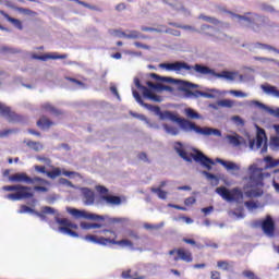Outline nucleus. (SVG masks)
<instances>
[{
  "label": "nucleus",
  "mask_w": 279,
  "mask_h": 279,
  "mask_svg": "<svg viewBox=\"0 0 279 279\" xmlns=\"http://www.w3.org/2000/svg\"><path fill=\"white\" fill-rule=\"evenodd\" d=\"M159 69H165V71H173L177 75H184V71H187L190 75H193V71L198 73V75H207V80H227L228 82H234L236 77V72L222 71L217 72L215 69L196 63L194 65L189 64L186 61H174L168 63H160Z\"/></svg>",
  "instance_id": "f257e3e1"
},
{
  "label": "nucleus",
  "mask_w": 279,
  "mask_h": 279,
  "mask_svg": "<svg viewBox=\"0 0 279 279\" xmlns=\"http://www.w3.org/2000/svg\"><path fill=\"white\" fill-rule=\"evenodd\" d=\"M158 118L160 121H172L173 123H178L183 132H195L196 134H202L203 136H221L219 129L208 126L201 128L195 124V122L184 118H179L169 110L160 111Z\"/></svg>",
  "instance_id": "f03ea898"
},
{
  "label": "nucleus",
  "mask_w": 279,
  "mask_h": 279,
  "mask_svg": "<svg viewBox=\"0 0 279 279\" xmlns=\"http://www.w3.org/2000/svg\"><path fill=\"white\" fill-rule=\"evenodd\" d=\"M233 21H236L241 27L252 29L255 34H260L263 27H276V23L268 17L254 12H246L244 15L231 13Z\"/></svg>",
  "instance_id": "7ed1b4c3"
},
{
  "label": "nucleus",
  "mask_w": 279,
  "mask_h": 279,
  "mask_svg": "<svg viewBox=\"0 0 279 279\" xmlns=\"http://www.w3.org/2000/svg\"><path fill=\"white\" fill-rule=\"evenodd\" d=\"M174 151L185 160V162H198L202 167L207 169V171H213V165H215V160H213L210 157L206 156L201 150L194 149L195 154H191L189 156V153L186 151V146L182 144V142H175L173 145Z\"/></svg>",
  "instance_id": "20e7f679"
},
{
  "label": "nucleus",
  "mask_w": 279,
  "mask_h": 279,
  "mask_svg": "<svg viewBox=\"0 0 279 279\" xmlns=\"http://www.w3.org/2000/svg\"><path fill=\"white\" fill-rule=\"evenodd\" d=\"M216 193L222 197L226 202H241L243 197H247V199H253L254 197H263L264 191L262 189L257 190H247L243 192L239 187H234L232 190H228L226 186H220L216 189Z\"/></svg>",
  "instance_id": "39448f33"
},
{
  "label": "nucleus",
  "mask_w": 279,
  "mask_h": 279,
  "mask_svg": "<svg viewBox=\"0 0 279 279\" xmlns=\"http://www.w3.org/2000/svg\"><path fill=\"white\" fill-rule=\"evenodd\" d=\"M3 191H14V193L5 195V199L11 202H22V199H31L28 206H36V198H34V192L32 187L26 185H7L3 186Z\"/></svg>",
  "instance_id": "423d86ee"
},
{
  "label": "nucleus",
  "mask_w": 279,
  "mask_h": 279,
  "mask_svg": "<svg viewBox=\"0 0 279 279\" xmlns=\"http://www.w3.org/2000/svg\"><path fill=\"white\" fill-rule=\"evenodd\" d=\"M84 241H88V243H96L97 245H106L109 246L110 245H119L120 247H130L131 250L134 247V243H132V241L130 240H120L117 241L114 239H108V238H97L95 235H85L83 236Z\"/></svg>",
  "instance_id": "0eeeda50"
},
{
  "label": "nucleus",
  "mask_w": 279,
  "mask_h": 279,
  "mask_svg": "<svg viewBox=\"0 0 279 279\" xmlns=\"http://www.w3.org/2000/svg\"><path fill=\"white\" fill-rule=\"evenodd\" d=\"M248 174H250V180L248 184L251 189H256L258 186H265V183L263 180L265 178H269V173H263V168H258L256 163H253L248 167Z\"/></svg>",
  "instance_id": "6e6552de"
},
{
  "label": "nucleus",
  "mask_w": 279,
  "mask_h": 279,
  "mask_svg": "<svg viewBox=\"0 0 279 279\" xmlns=\"http://www.w3.org/2000/svg\"><path fill=\"white\" fill-rule=\"evenodd\" d=\"M66 213L72 215L75 219H89L90 221H106V217L97 214H88L86 210H80L75 208L68 207Z\"/></svg>",
  "instance_id": "1a4fd4ad"
},
{
  "label": "nucleus",
  "mask_w": 279,
  "mask_h": 279,
  "mask_svg": "<svg viewBox=\"0 0 279 279\" xmlns=\"http://www.w3.org/2000/svg\"><path fill=\"white\" fill-rule=\"evenodd\" d=\"M179 88L180 90L185 93V97H187V99H199V97H202L203 95L202 90L192 92L191 88H199V85L191 83L189 81L181 82Z\"/></svg>",
  "instance_id": "9d476101"
},
{
  "label": "nucleus",
  "mask_w": 279,
  "mask_h": 279,
  "mask_svg": "<svg viewBox=\"0 0 279 279\" xmlns=\"http://www.w3.org/2000/svg\"><path fill=\"white\" fill-rule=\"evenodd\" d=\"M81 193L83 195V203L85 206H101V197L95 199V191L88 187H81Z\"/></svg>",
  "instance_id": "9b49d317"
},
{
  "label": "nucleus",
  "mask_w": 279,
  "mask_h": 279,
  "mask_svg": "<svg viewBox=\"0 0 279 279\" xmlns=\"http://www.w3.org/2000/svg\"><path fill=\"white\" fill-rule=\"evenodd\" d=\"M262 230L266 236L274 239L276 236V221L271 216H266L264 220H262Z\"/></svg>",
  "instance_id": "f8f14e48"
},
{
  "label": "nucleus",
  "mask_w": 279,
  "mask_h": 279,
  "mask_svg": "<svg viewBox=\"0 0 279 279\" xmlns=\"http://www.w3.org/2000/svg\"><path fill=\"white\" fill-rule=\"evenodd\" d=\"M1 116L10 123H23V116L16 114L12 109L4 104L1 105Z\"/></svg>",
  "instance_id": "ddd939ff"
},
{
  "label": "nucleus",
  "mask_w": 279,
  "mask_h": 279,
  "mask_svg": "<svg viewBox=\"0 0 279 279\" xmlns=\"http://www.w3.org/2000/svg\"><path fill=\"white\" fill-rule=\"evenodd\" d=\"M132 93H133V97H134L135 101H137V104H140V106H142L143 108H146V110H148L149 112H154L155 117H158L160 114V112H161L160 107L143 101L141 94H138V92H136L135 89H132Z\"/></svg>",
  "instance_id": "4468645a"
},
{
  "label": "nucleus",
  "mask_w": 279,
  "mask_h": 279,
  "mask_svg": "<svg viewBox=\"0 0 279 279\" xmlns=\"http://www.w3.org/2000/svg\"><path fill=\"white\" fill-rule=\"evenodd\" d=\"M242 47L244 49H247L248 51H256V49H267L268 51H275L276 52V47L263 43H250V44H242Z\"/></svg>",
  "instance_id": "2eb2a0df"
},
{
  "label": "nucleus",
  "mask_w": 279,
  "mask_h": 279,
  "mask_svg": "<svg viewBox=\"0 0 279 279\" xmlns=\"http://www.w3.org/2000/svg\"><path fill=\"white\" fill-rule=\"evenodd\" d=\"M252 105L256 106V108H259V110H265V112H268V114H271L272 117H276L277 119H279V108L271 109V107H268L267 105L258 100H252Z\"/></svg>",
  "instance_id": "dca6fc26"
},
{
  "label": "nucleus",
  "mask_w": 279,
  "mask_h": 279,
  "mask_svg": "<svg viewBox=\"0 0 279 279\" xmlns=\"http://www.w3.org/2000/svg\"><path fill=\"white\" fill-rule=\"evenodd\" d=\"M9 182H23L24 184H29V182H32V177H28L25 172H19L10 175Z\"/></svg>",
  "instance_id": "f3484780"
},
{
  "label": "nucleus",
  "mask_w": 279,
  "mask_h": 279,
  "mask_svg": "<svg viewBox=\"0 0 279 279\" xmlns=\"http://www.w3.org/2000/svg\"><path fill=\"white\" fill-rule=\"evenodd\" d=\"M150 77L151 80H156V82H163L165 84H179V86L182 84V82H184L169 76H160L156 73H151Z\"/></svg>",
  "instance_id": "a211bd4d"
},
{
  "label": "nucleus",
  "mask_w": 279,
  "mask_h": 279,
  "mask_svg": "<svg viewBox=\"0 0 279 279\" xmlns=\"http://www.w3.org/2000/svg\"><path fill=\"white\" fill-rule=\"evenodd\" d=\"M178 256L174 257V260H184V263H193V254L191 252L185 251L184 248L177 250Z\"/></svg>",
  "instance_id": "6ab92c4d"
},
{
  "label": "nucleus",
  "mask_w": 279,
  "mask_h": 279,
  "mask_svg": "<svg viewBox=\"0 0 279 279\" xmlns=\"http://www.w3.org/2000/svg\"><path fill=\"white\" fill-rule=\"evenodd\" d=\"M162 3L166 5H169L171 10H174L175 12H183V14H191V11L189 9L184 8L182 3H173V0H161Z\"/></svg>",
  "instance_id": "aec40b11"
},
{
  "label": "nucleus",
  "mask_w": 279,
  "mask_h": 279,
  "mask_svg": "<svg viewBox=\"0 0 279 279\" xmlns=\"http://www.w3.org/2000/svg\"><path fill=\"white\" fill-rule=\"evenodd\" d=\"M32 58L33 60H41L43 62H47V60H65L68 56L66 54H44V56L33 54Z\"/></svg>",
  "instance_id": "412c9836"
},
{
  "label": "nucleus",
  "mask_w": 279,
  "mask_h": 279,
  "mask_svg": "<svg viewBox=\"0 0 279 279\" xmlns=\"http://www.w3.org/2000/svg\"><path fill=\"white\" fill-rule=\"evenodd\" d=\"M216 162L223 166L227 171H241V167H239V165H236L234 161H227L221 158H216Z\"/></svg>",
  "instance_id": "4be33fe9"
},
{
  "label": "nucleus",
  "mask_w": 279,
  "mask_h": 279,
  "mask_svg": "<svg viewBox=\"0 0 279 279\" xmlns=\"http://www.w3.org/2000/svg\"><path fill=\"white\" fill-rule=\"evenodd\" d=\"M227 141L229 142V145H232V147H241V145H245V138L239 134L227 135Z\"/></svg>",
  "instance_id": "5701e85b"
},
{
  "label": "nucleus",
  "mask_w": 279,
  "mask_h": 279,
  "mask_svg": "<svg viewBox=\"0 0 279 279\" xmlns=\"http://www.w3.org/2000/svg\"><path fill=\"white\" fill-rule=\"evenodd\" d=\"M100 206H104V202H106V204L119 206L121 204V197L114 195H102L100 196Z\"/></svg>",
  "instance_id": "b1692460"
},
{
  "label": "nucleus",
  "mask_w": 279,
  "mask_h": 279,
  "mask_svg": "<svg viewBox=\"0 0 279 279\" xmlns=\"http://www.w3.org/2000/svg\"><path fill=\"white\" fill-rule=\"evenodd\" d=\"M1 14L2 16H4V19H7L9 23H11V25H13V27H15V29L23 31V22H21V20L14 19L3 11L1 12Z\"/></svg>",
  "instance_id": "393cba45"
},
{
  "label": "nucleus",
  "mask_w": 279,
  "mask_h": 279,
  "mask_svg": "<svg viewBox=\"0 0 279 279\" xmlns=\"http://www.w3.org/2000/svg\"><path fill=\"white\" fill-rule=\"evenodd\" d=\"M144 99H149L150 101H155L156 104H162L161 96H158L151 92V89H146V92L143 95Z\"/></svg>",
  "instance_id": "a878e982"
},
{
  "label": "nucleus",
  "mask_w": 279,
  "mask_h": 279,
  "mask_svg": "<svg viewBox=\"0 0 279 279\" xmlns=\"http://www.w3.org/2000/svg\"><path fill=\"white\" fill-rule=\"evenodd\" d=\"M202 175H205L207 180L210 181L211 186H218L219 185V178L206 170L202 171Z\"/></svg>",
  "instance_id": "bb28decb"
},
{
  "label": "nucleus",
  "mask_w": 279,
  "mask_h": 279,
  "mask_svg": "<svg viewBox=\"0 0 279 279\" xmlns=\"http://www.w3.org/2000/svg\"><path fill=\"white\" fill-rule=\"evenodd\" d=\"M202 175H205L207 180L210 181L211 186H218L219 185V178L206 170L202 171Z\"/></svg>",
  "instance_id": "cd10ccee"
},
{
  "label": "nucleus",
  "mask_w": 279,
  "mask_h": 279,
  "mask_svg": "<svg viewBox=\"0 0 279 279\" xmlns=\"http://www.w3.org/2000/svg\"><path fill=\"white\" fill-rule=\"evenodd\" d=\"M184 114L187 117V119H197V120L204 119V116L197 113V111H195V109L193 108H185Z\"/></svg>",
  "instance_id": "c85d7f7f"
},
{
  "label": "nucleus",
  "mask_w": 279,
  "mask_h": 279,
  "mask_svg": "<svg viewBox=\"0 0 279 279\" xmlns=\"http://www.w3.org/2000/svg\"><path fill=\"white\" fill-rule=\"evenodd\" d=\"M53 125V122H51L49 119L43 117L37 121V126L40 128L41 130H49Z\"/></svg>",
  "instance_id": "c756f323"
},
{
  "label": "nucleus",
  "mask_w": 279,
  "mask_h": 279,
  "mask_svg": "<svg viewBox=\"0 0 279 279\" xmlns=\"http://www.w3.org/2000/svg\"><path fill=\"white\" fill-rule=\"evenodd\" d=\"M217 267L222 269V271H230L234 267V262L228 263V260H218Z\"/></svg>",
  "instance_id": "7c9ffc66"
},
{
  "label": "nucleus",
  "mask_w": 279,
  "mask_h": 279,
  "mask_svg": "<svg viewBox=\"0 0 279 279\" xmlns=\"http://www.w3.org/2000/svg\"><path fill=\"white\" fill-rule=\"evenodd\" d=\"M166 134H170L171 136H178V134H180V129L175 128V126H171L169 124H163L162 125Z\"/></svg>",
  "instance_id": "2f4dec72"
},
{
  "label": "nucleus",
  "mask_w": 279,
  "mask_h": 279,
  "mask_svg": "<svg viewBox=\"0 0 279 279\" xmlns=\"http://www.w3.org/2000/svg\"><path fill=\"white\" fill-rule=\"evenodd\" d=\"M59 232H61V234H68L69 236H72L73 239H77L80 238V234L73 230H71L70 228L66 227H59Z\"/></svg>",
  "instance_id": "473e14b6"
},
{
  "label": "nucleus",
  "mask_w": 279,
  "mask_h": 279,
  "mask_svg": "<svg viewBox=\"0 0 279 279\" xmlns=\"http://www.w3.org/2000/svg\"><path fill=\"white\" fill-rule=\"evenodd\" d=\"M201 32H202V34H205L206 36H213V34H215V32H216V28L208 24H203L201 26Z\"/></svg>",
  "instance_id": "72a5a7b5"
},
{
  "label": "nucleus",
  "mask_w": 279,
  "mask_h": 279,
  "mask_svg": "<svg viewBox=\"0 0 279 279\" xmlns=\"http://www.w3.org/2000/svg\"><path fill=\"white\" fill-rule=\"evenodd\" d=\"M198 19L206 21L207 23H211V25H221V21L213 16L201 14Z\"/></svg>",
  "instance_id": "f704fd0d"
},
{
  "label": "nucleus",
  "mask_w": 279,
  "mask_h": 279,
  "mask_svg": "<svg viewBox=\"0 0 279 279\" xmlns=\"http://www.w3.org/2000/svg\"><path fill=\"white\" fill-rule=\"evenodd\" d=\"M82 230H95L101 228L100 223L81 222Z\"/></svg>",
  "instance_id": "c9c22d12"
},
{
  "label": "nucleus",
  "mask_w": 279,
  "mask_h": 279,
  "mask_svg": "<svg viewBox=\"0 0 279 279\" xmlns=\"http://www.w3.org/2000/svg\"><path fill=\"white\" fill-rule=\"evenodd\" d=\"M15 11L20 12V14H24V16H36V12L32 11L31 9L17 7L15 8Z\"/></svg>",
  "instance_id": "e433bc0d"
},
{
  "label": "nucleus",
  "mask_w": 279,
  "mask_h": 279,
  "mask_svg": "<svg viewBox=\"0 0 279 279\" xmlns=\"http://www.w3.org/2000/svg\"><path fill=\"white\" fill-rule=\"evenodd\" d=\"M26 145L31 149H34V151H40V149H43V144H40V142L28 141L26 142Z\"/></svg>",
  "instance_id": "4c0bfd02"
},
{
  "label": "nucleus",
  "mask_w": 279,
  "mask_h": 279,
  "mask_svg": "<svg viewBox=\"0 0 279 279\" xmlns=\"http://www.w3.org/2000/svg\"><path fill=\"white\" fill-rule=\"evenodd\" d=\"M46 175L51 180H56V178L62 175V170H60V168H54L52 171H48Z\"/></svg>",
  "instance_id": "58836bf2"
},
{
  "label": "nucleus",
  "mask_w": 279,
  "mask_h": 279,
  "mask_svg": "<svg viewBox=\"0 0 279 279\" xmlns=\"http://www.w3.org/2000/svg\"><path fill=\"white\" fill-rule=\"evenodd\" d=\"M218 106H220V108H233L234 107V100L222 99V100L218 101Z\"/></svg>",
  "instance_id": "ea45409f"
},
{
  "label": "nucleus",
  "mask_w": 279,
  "mask_h": 279,
  "mask_svg": "<svg viewBox=\"0 0 279 279\" xmlns=\"http://www.w3.org/2000/svg\"><path fill=\"white\" fill-rule=\"evenodd\" d=\"M44 110H47L48 112H51V114H60V110L56 109V107L51 106V104L46 102L43 105Z\"/></svg>",
  "instance_id": "a19ab883"
},
{
  "label": "nucleus",
  "mask_w": 279,
  "mask_h": 279,
  "mask_svg": "<svg viewBox=\"0 0 279 279\" xmlns=\"http://www.w3.org/2000/svg\"><path fill=\"white\" fill-rule=\"evenodd\" d=\"M20 215H25V214H29V215H36V210L32 209L29 206L26 205H22L17 211Z\"/></svg>",
  "instance_id": "79ce46f5"
},
{
  "label": "nucleus",
  "mask_w": 279,
  "mask_h": 279,
  "mask_svg": "<svg viewBox=\"0 0 279 279\" xmlns=\"http://www.w3.org/2000/svg\"><path fill=\"white\" fill-rule=\"evenodd\" d=\"M151 193H156L159 199H167V192L162 191L160 187H153Z\"/></svg>",
  "instance_id": "37998d69"
},
{
  "label": "nucleus",
  "mask_w": 279,
  "mask_h": 279,
  "mask_svg": "<svg viewBox=\"0 0 279 279\" xmlns=\"http://www.w3.org/2000/svg\"><path fill=\"white\" fill-rule=\"evenodd\" d=\"M54 221L59 226H63L62 228H69V225L71 223V220H69L66 218H60L58 216L54 217Z\"/></svg>",
  "instance_id": "c03bdc74"
},
{
  "label": "nucleus",
  "mask_w": 279,
  "mask_h": 279,
  "mask_svg": "<svg viewBox=\"0 0 279 279\" xmlns=\"http://www.w3.org/2000/svg\"><path fill=\"white\" fill-rule=\"evenodd\" d=\"M145 230H160V228H165V222H160L158 225L144 223Z\"/></svg>",
  "instance_id": "a18cd8bd"
},
{
  "label": "nucleus",
  "mask_w": 279,
  "mask_h": 279,
  "mask_svg": "<svg viewBox=\"0 0 279 279\" xmlns=\"http://www.w3.org/2000/svg\"><path fill=\"white\" fill-rule=\"evenodd\" d=\"M269 147L272 151L279 150V137H271Z\"/></svg>",
  "instance_id": "49530a36"
},
{
  "label": "nucleus",
  "mask_w": 279,
  "mask_h": 279,
  "mask_svg": "<svg viewBox=\"0 0 279 279\" xmlns=\"http://www.w3.org/2000/svg\"><path fill=\"white\" fill-rule=\"evenodd\" d=\"M240 82L247 84L250 82H254V75L252 74H241L239 76Z\"/></svg>",
  "instance_id": "de8ad7c7"
},
{
  "label": "nucleus",
  "mask_w": 279,
  "mask_h": 279,
  "mask_svg": "<svg viewBox=\"0 0 279 279\" xmlns=\"http://www.w3.org/2000/svg\"><path fill=\"white\" fill-rule=\"evenodd\" d=\"M110 36H114L116 38H125L126 33L119 29H109Z\"/></svg>",
  "instance_id": "09e8293b"
},
{
  "label": "nucleus",
  "mask_w": 279,
  "mask_h": 279,
  "mask_svg": "<svg viewBox=\"0 0 279 279\" xmlns=\"http://www.w3.org/2000/svg\"><path fill=\"white\" fill-rule=\"evenodd\" d=\"M245 208H247V210L252 211V210H256V208H258V203L254 202V201H246L244 203Z\"/></svg>",
  "instance_id": "8fccbe9b"
},
{
  "label": "nucleus",
  "mask_w": 279,
  "mask_h": 279,
  "mask_svg": "<svg viewBox=\"0 0 279 279\" xmlns=\"http://www.w3.org/2000/svg\"><path fill=\"white\" fill-rule=\"evenodd\" d=\"M41 211L46 215H57V217H58V215H60V214H58V210H56L53 207H50V206L43 207Z\"/></svg>",
  "instance_id": "3c124183"
},
{
  "label": "nucleus",
  "mask_w": 279,
  "mask_h": 279,
  "mask_svg": "<svg viewBox=\"0 0 279 279\" xmlns=\"http://www.w3.org/2000/svg\"><path fill=\"white\" fill-rule=\"evenodd\" d=\"M138 31H129V34L126 33L125 38H128L129 40H138Z\"/></svg>",
  "instance_id": "603ef678"
},
{
  "label": "nucleus",
  "mask_w": 279,
  "mask_h": 279,
  "mask_svg": "<svg viewBox=\"0 0 279 279\" xmlns=\"http://www.w3.org/2000/svg\"><path fill=\"white\" fill-rule=\"evenodd\" d=\"M59 184H62V186H68L69 189H75V185L69 181V179L60 178Z\"/></svg>",
  "instance_id": "864d4df0"
},
{
  "label": "nucleus",
  "mask_w": 279,
  "mask_h": 279,
  "mask_svg": "<svg viewBox=\"0 0 279 279\" xmlns=\"http://www.w3.org/2000/svg\"><path fill=\"white\" fill-rule=\"evenodd\" d=\"M264 160L266 161L267 166L265 167V169H274V167L276 166H272V165H276V160H274L272 157L270 156H267L264 158Z\"/></svg>",
  "instance_id": "5fc2aeb1"
},
{
  "label": "nucleus",
  "mask_w": 279,
  "mask_h": 279,
  "mask_svg": "<svg viewBox=\"0 0 279 279\" xmlns=\"http://www.w3.org/2000/svg\"><path fill=\"white\" fill-rule=\"evenodd\" d=\"M134 84H135L136 88H138V90H142L143 95H145V93H147V90L149 89L146 86L142 85L141 80H138V78H134Z\"/></svg>",
  "instance_id": "6e6d98bb"
},
{
  "label": "nucleus",
  "mask_w": 279,
  "mask_h": 279,
  "mask_svg": "<svg viewBox=\"0 0 279 279\" xmlns=\"http://www.w3.org/2000/svg\"><path fill=\"white\" fill-rule=\"evenodd\" d=\"M75 3H78V5H83V8H87L88 10H97V7L93 5V4H88L87 2H84L82 0H72Z\"/></svg>",
  "instance_id": "4d7b16f0"
},
{
  "label": "nucleus",
  "mask_w": 279,
  "mask_h": 279,
  "mask_svg": "<svg viewBox=\"0 0 279 279\" xmlns=\"http://www.w3.org/2000/svg\"><path fill=\"white\" fill-rule=\"evenodd\" d=\"M36 183L47 184V180H45V179H43L40 177L31 178V182H28V184H36Z\"/></svg>",
  "instance_id": "13d9d810"
},
{
  "label": "nucleus",
  "mask_w": 279,
  "mask_h": 279,
  "mask_svg": "<svg viewBox=\"0 0 279 279\" xmlns=\"http://www.w3.org/2000/svg\"><path fill=\"white\" fill-rule=\"evenodd\" d=\"M254 60H257L259 62H274L275 64H278L277 62H279L276 59H271V58H267V57H254Z\"/></svg>",
  "instance_id": "bf43d9fd"
},
{
  "label": "nucleus",
  "mask_w": 279,
  "mask_h": 279,
  "mask_svg": "<svg viewBox=\"0 0 279 279\" xmlns=\"http://www.w3.org/2000/svg\"><path fill=\"white\" fill-rule=\"evenodd\" d=\"M229 93H230V95H234V97H242V98L248 97L247 93H244L241 90L231 89Z\"/></svg>",
  "instance_id": "052dcab7"
},
{
  "label": "nucleus",
  "mask_w": 279,
  "mask_h": 279,
  "mask_svg": "<svg viewBox=\"0 0 279 279\" xmlns=\"http://www.w3.org/2000/svg\"><path fill=\"white\" fill-rule=\"evenodd\" d=\"M231 121H233L235 123V125H240L241 128H243V125H245V121H243L242 118L239 116L232 117Z\"/></svg>",
  "instance_id": "680f3d73"
},
{
  "label": "nucleus",
  "mask_w": 279,
  "mask_h": 279,
  "mask_svg": "<svg viewBox=\"0 0 279 279\" xmlns=\"http://www.w3.org/2000/svg\"><path fill=\"white\" fill-rule=\"evenodd\" d=\"M265 143V137L263 135H257L256 136V149H260L263 147V144Z\"/></svg>",
  "instance_id": "e2e57ef3"
},
{
  "label": "nucleus",
  "mask_w": 279,
  "mask_h": 279,
  "mask_svg": "<svg viewBox=\"0 0 279 279\" xmlns=\"http://www.w3.org/2000/svg\"><path fill=\"white\" fill-rule=\"evenodd\" d=\"M165 34H170L171 36H181L182 33H180L178 29L166 28Z\"/></svg>",
  "instance_id": "0e129e2a"
},
{
  "label": "nucleus",
  "mask_w": 279,
  "mask_h": 279,
  "mask_svg": "<svg viewBox=\"0 0 279 279\" xmlns=\"http://www.w3.org/2000/svg\"><path fill=\"white\" fill-rule=\"evenodd\" d=\"M17 132L16 129H8L1 132V136H10V134H16Z\"/></svg>",
  "instance_id": "69168bd1"
},
{
  "label": "nucleus",
  "mask_w": 279,
  "mask_h": 279,
  "mask_svg": "<svg viewBox=\"0 0 279 279\" xmlns=\"http://www.w3.org/2000/svg\"><path fill=\"white\" fill-rule=\"evenodd\" d=\"M195 202H197L195 196H190V197L185 198L184 204H185V206H193V204H195Z\"/></svg>",
  "instance_id": "338daca9"
},
{
  "label": "nucleus",
  "mask_w": 279,
  "mask_h": 279,
  "mask_svg": "<svg viewBox=\"0 0 279 279\" xmlns=\"http://www.w3.org/2000/svg\"><path fill=\"white\" fill-rule=\"evenodd\" d=\"M260 10H263V12H274V7L267 3H263L260 4Z\"/></svg>",
  "instance_id": "774afa93"
}]
</instances>
